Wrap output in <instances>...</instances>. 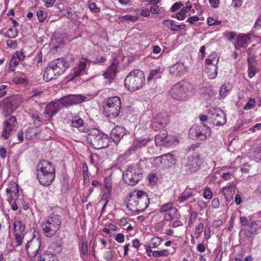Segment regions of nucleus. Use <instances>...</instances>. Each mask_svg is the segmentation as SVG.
<instances>
[{
  "label": "nucleus",
  "mask_w": 261,
  "mask_h": 261,
  "mask_svg": "<svg viewBox=\"0 0 261 261\" xmlns=\"http://www.w3.org/2000/svg\"><path fill=\"white\" fill-rule=\"evenodd\" d=\"M36 176L41 185L44 187L50 186L56 177L55 166L46 160L40 161L37 166Z\"/></svg>",
  "instance_id": "obj_1"
},
{
  "label": "nucleus",
  "mask_w": 261,
  "mask_h": 261,
  "mask_svg": "<svg viewBox=\"0 0 261 261\" xmlns=\"http://www.w3.org/2000/svg\"><path fill=\"white\" fill-rule=\"evenodd\" d=\"M149 203V198L146 192L135 190L129 193L126 206L133 212H142L148 206Z\"/></svg>",
  "instance_id": "obj_2"
},
{
  "label": "nucleus",
  "mask_w": 261,
  "mask_h": 261,
  "mask_svg": "<svg viewBox=\"0 0 261 261\" xmlns=\"http://www.w3.org/2000/svg\"><path fill=\"white\" fill-rule=\"evenodd\" d=\"M87 141L94 149H100L108 147L110 138L108 135L98 129L91 128L88 132Z\"/></svg>",
  "instance_id": "obj_3"
},
{
  "label": "nucleus",
  "mask_w": 261,
  "mask_h": 261,
  "mask_svg": "<svg viewBox=\"0 0 261 261\" xmlns=\"http://www.w3.org/2000/svg\"><path fill=\"white\" fill-rule=\"evenodd\" d=\"M145 83L144 73L139 69L131 71L124 80L125 86L129 91H135L142 88Z\"/></svg>",
  "instance_id": "obj_4"
},
{
  "label": "nucleus",
  "mask_w": 261,
  "mask_h": 261,
  "mask_svg": "<svg viewBox=\"0 0 261 261\" xmlns=\"http://www.w3.org/2000/svg\"><path fill=\"white\" fill-rule=\"evenodd\" d=\"M193 87L186 81H181L174 85L170 91L171 97L177 100L186 99L192 94Z\"/></svg>",
  "instance_id": "obj_5"
},
{
  "label": "nucleus",
  "mask_w": 261,
  "mask_h": 261,
  "mask_svg": "<svg viewBox=\"0 0 261 261\" xmlns=\"http://www.w3.org/2000/svg\"><path fill=\"white\" fill-rule=\"evenodd\" d=\"M121 108V99L118 96H113L107 98L103 106L105 115L111 119L118 117Z\"/></svg>",
  "instance_id": "obj_6"
},
{
  "label": "nucleus",
  "mask_w": 261,
  "mask_h": 261,
  "mask_svg": "<svg viewBox=\"0 0 261 261\" xmlns=\"http://www.w3.org/2000/svg\"><path fill=\"white\" fill-rule=\"evenodd\" d=\"M61 222V217L59 215L51 214L42 224L44 235L47 237H53L60 228Z\"/></svg>",
  "instance_id": "obj_7"
},
{
  "label": "nucleus",
  "mask_w": 261,
  "mask_h": 261,
  "mask_svg": "<svg viewBox=\"0 0 261 261\" xmlns=\"http://www.w3.org/2000/svg\"><path fill=\"white\" fill-rule=\"evenodd\" d=\"M211 128L204 124H194L189 129V136L197 141L205 140L211 135Z\"/></svg>",
  "instance_id": "obj_8"
},
{
  "label": "nucleus",
  "mask_w": 261,
  "mask_h": 261,
  "mask_svg": "<svg viewBox=\"0 0 261 261\" xmlns=\"http://www.w3.org/2000/svg\"><path fill=\"white\" fill-rule=\"evenodd\" d=\"M6 195L11 208L14 211H17L20 205L18 185L15 182H10L6 189Z\"/></svg>",
  "instance_id": "obj_9"
},
{
  "label": "nucleus",
  "mask_w": 261,
  "mask_h": 261,
  "mask_svg": "<svg viewBox=\"0 0 261 261\" xmlns=\"http://www.w3.org/2000/svg\"><path fill=\"white\" fill-rule=\"evenodd\" d=\"M141 175L136 166H130L123 173V179L128 185L134 186L139 181Z\"/></svg>",
  "instance_id": "obj_10"
},
{
  "label": "nucleus",
  "mask_w": 261,
  "mask_h": 261,
  "mask_svg": "<svg viewBox=\"0 0 261 261\" xmlns=\"http://www.w3.org/2000/svg\"><path fill=\"white\" fill-rule=\"evenodd\" d=\"M3 129L1 136L5 140L8 139L13 131H16L18 125L17 119L15 116H11L6 120L3 124Z\"/></svg>",
  "instance_id": "obj_11"
},
{
  "label": "nucleus",
  "mask_w": 261,
  "mask_h": 261,
  "mask_svg": "<svg viewBox=\"0 0 261 261\" xmlns=\"http://www.w3.org/2000/svg\"><path fill=\"white\" fill-rule=\"evenodd\" d=\"M64 106L61 98L55 101H51L48 104L45 109L44 114L46 118L51 119L58 111Z\"/></svg>",
  "instance_id": "obj_12"
},
{
  "label": "nucleus",
  "mask_w": 261,
  "mask_h": 261,
  "mask_svg": "<svg viewBox=\"0 0 261 261\" xmlns=\"http://www.w3.org/2000/svg\"><path fill=\"white\" fill-rule=\"evenodd\" d=\"M41 241L38 238H33L28 241L25 246V250L28 256L34 257L36 256L40 251Z\"/></svg>",
  "instance_id": "obj_13"
},
{
  "label": "nucleus",
  "mask_w": 261,
  "mask_h": 261,
  "mask_svg": "<svg viewBox=\"0 0 261 261\" xmlns=\"http://www.w3.org/2000/svg\"><path fill=\"white\" fill-rule=\"evenodd\" d=\"M211 112L212 114L210 118L215 125H223L226 123V116L222 110L220 109H213L211 110Z\"/></svg>",
  "instance_id": "obj_14"
},
{
  "label": "nucleus",
  "mask_w": 261,
  "mask_h": 261,
  "mask_svg": "<svg viewBox=\"0 0 261 261\" xmlns=\"http://www.w3.org/2000/svg\"><path fill=\"white\" fill-rule=\"evenodd\" d=\"M50 66L59 76L69 67V63L64 58H58L50 63Z\"/></svg>",
  "instance_id": "obj_15"
},
{
  "label": "nucleus",
  "mask_w": 261,
  "mask_h": 261,
  "mask_svg": "<svg viewBox=\"0 0 261 261\" xmlns=\"http://www.w3.org/2000/svg\"><path fill=\"white\" fill-rule=\"evenodd\" d=\"M157 165H162L163 166L170 167L176 163V159L171 153H168L157 156L154 159Z\"/></svg>",
  "instance_id": "obj_16"
},
{
  "label": "nucleus",
  "mask_w": 261,
  "mask_h": 261,
  "mask_svg": "<svg viewBox=\"0 0 261 261\" xmlns=\"http://www.w3.org/2000/svg\"><path fill=\"white\" fill-rule=\"evenodd\" d=\"M85 99L86 97L81 94L68 95L61 98L64 107L80 103Z\"/></svg>",
  "instance_id": "obj_17"
},
{
  "label": "nucleus",
  "mask_w": 261,
  "mask_h": 261,
  "mask_svg": "<svg viewBox=\"0 0 261 261\" xmlns=\"http://www.w3.org/2000/svg\"><path fill=\"white\" fill-rule=\"evenodd\" d=\"M202 163V161L200 154H196L195 155L189 156L187 166L189 167V169L190 170L191 172H194L199 168Z\"/></svg>",
  "instance_id": "obj_18"
},
{
  "label": "nucleus",
  "mask_w": 261,
  "mask_h": 261,
  "mask_svg": "<svg viewBox=\"0 0 261 261\" xmlns=\"http://www.w3.org/2000/svg\"><path fill=\"white\" fill-rule=\"evenodd\" d=\"M126 134V129L121 126H116L111 132V137L115 143H118L124 135Z\"/></svg>",
  "instance_id": "obj_19"
},
{
  "label": "nucleus",
  "mask_w": 261,
  "mask_h": 261,
  "mask_svg": "<svg viewBox=\"0 0 261 261\" xmlns=\"http://www.w3.org/2000/svg\"><path fill=\"white\" fill-rule=\"evenodd\" d=\"M71 125L72 127L82 133H87L90 130L87 126L84 124L83 119L79 116L73 117L71 120Z\"/></svg>",
  "instance_id": "obj_20"
},
{
  "label": "nucleus",
  "mask_w": 261,
  "mask_h": 261,
  "mask_svg": "<svg viewBox=\"0 0 261 261\" xmlns=\"http://www.w3.org/2000/svg\"><path fill=\"white\" fill-rule=\"evenodd\" d=\"M187 67L182 63H177L170 67V72L175 76L180 75L186 73Z\"/></svg>",
  "instance_id": "obj_21"
},
{
  "label": "nucleus",
  "mask_w": 261,
  "mask_h": 261,
  "mask_svg": "<svg viewBox=\"0 0 261 261\" xmlns=\"http://www.w3.org/2000/svg\"><path fill=\"white\" fill-rule=\"evenodd\" d=\"M88 63V60L86 59H83L82 61H81L77 66L73 69L72 73L73 77H75L81 74L84 73L87 68Z\"/></svg>",
  "instance_id": "obj_22"
},
{
  "label": "nucleus",
  "mask_w": 261,
  "mask_h": 261,
  "mask_svg": "<svg viewBox=\"0 0 261 261\" xmlns=\"http://www.w3.org/2000/svg\"><path fill=\"white\" fill-rule=\"evenodd\" d=\"M260 228V221H252L248 224V227L245 230V233L247 236H250L256 233Z\"/></svg>",
  "instance_id": "obj_23"
},
{
  "label": "nucleus",
  "mask_w": 261,
  "mask_h": 261,
  "mask_svg": "<svg viewBox=\"0 0 261 261\" xmlns=\"http://www.w3.org/2000/svg\"><path fill=\"white\" fill-rule=\"evenodd\" d=\"M235 186L233 183L228 184L221 189V191L227 201L232 198L235 193Z\"/></svg>",
  "instance_id": "obj_24"
},
{
  "label": "nucleus",
  "mask_w": 261,
  "mask_h": 261,
  "mask_svg": "<svg viewBox=\"0 0 261 261\" xmlns=\"http://www.w3.org/2000/svg\"><path fill=\"white\" fill-rule=\"evenodd\" d=\"M150 141V139L148 137L142 139H135L130 147V150L132 151L139 150L145 147Z\"/></svg>",
  "instance_id": "obj_25"
},
{
  "label": "nucleus",
  "mask_w": 261,
  "mask_h": 261,
  "mask_svg": "<svg viewBox=\"0 0 261 261\" xmlns=\"http://www.w3.org/2000/svg\"><path fill=\"white\" fill-rule=\"evenodd\" d=\"M59 75L55 72V70L50 66V64L46 67L43 74V78L45 82L50 81L57 79Z\"/></svg>",
  "instance_id": "obj_26"
},
{
  "label": "nucleus",
  "mask_w": 261,
  "mask_h": 261,
  "mask_svg": "<svg viewBox=\"0 0 261 261\" xmlns=\"http://www.w3.org/2000/svg\"><path fill=\"white\" fill-rule=\"evenodd\" d=\"M219 60V57L216 52H213L208 55V57L205 60V67L211 66H217Z\"/></svg>",
  "instance_id": "obj_27"
},
{
  "label": "nucleus",
  "mask_w": 261,
  "mask_h": 261,
  "mask_svg": "<svg viewBox=\"0 0 261 261\" xmlns=\"http://www.w3.org/2000/svg\"><path fill=\"white\" fill-rule=\"evenodd\" d=\"M250 40V34H243L238 37V41L235 44L236 48H240L244 47Z\"/></svg>",
  "instance_id": "obj_28"
},
{
  "label": "nucleus",
  "mask_w": 261,
  "mask_h": 261,
  "mask_svg": "<svg viewBox=\"0 0 261 261\" xmlns=\"http://www.w3.org/2000/svg\"><path fill=\"white\" fill-rule=\"evenodd\" d=\"M247 53L250 56V58H255L258 56H261V43L252 45L247 49Z\"/></svg>",
  "instance_id": "obj_29"
},
{
  "label": "nucleus",
  "mask_w": 261,
  "mask_h": 261,
  "mask_svg": "<svg viewBox=\"0 0 261 261\" xmlns=\"http://www.w3.org/2000/svg\"><path fill=\"white\" fill-rule=\"evenodd\" d=\"M117 65L112 63L109 67L107 71L103 74L105 78L113 79L115 77L117 73Z\"/></svg>",
  "instance_id": "obj_30"
},
{
  "label": "nucleus",
  "mask_w": 261,
  "mask_h": 261,
  "mask_svg": "<svg viewBox=\"0 0 261 261\" xmlns=\"http://www.w3.org/2000/svg\"><path fill=\"white\" fill-rule=\"evenodd\" d=\"M247 64H248V76L249 78H252L256 73L259 71V70L257 68V67L253 64V63L251 61L250 58H248L247 59Z\"/></svg>",
  "instance_id": "obj_31"
},
{
  "label": "nucleus",
  "mask_w": 261,
  "mask_h": 261,
  "mask_svg": "<svg viewBox=\"0 0 261 261\" xmlns=\"http://www.w3.org/2000/svg\"><path fill=\"white\" fill-rule=\"evenodd\" d=\"M112 192L108 190H103V193L101 197L99 203L102 204V211L105 209L111 195Z\"/></svg>",
  "instance_id": "obj_32"
},
{
  "label": "nucleus",
  "mask_w": 261,
  "mask_h": 261,
  "mask_svg": "<svg viewBox=\"0 0 261 261\" xmlns=\"http://www.w3.org/2000/svg\"><path fill=\"white\" fill-rule=\"evenodd\" d=\"M163 241L162 239L159 237H154L150 241V246H147L146 247V251L148 253L149 256V252H151L152 250L150 249V247L152 248H156L159 246Z\"/></svg>",
  "instance_id": "obj_33"
},
{
  "label": "nucleus",
  "mask_w": 261,
  "mask_h": 261,
  "mask_svg": "<svg viewBox=\"0 0 261 261\" xmlns=\"http://www.w3.org/2000/svg\"><path fill=\"white\" fill-rule=\"evenodd\" d=\"M177 211V209L174 207V208L164 212V220L168 221L172 220L174 218H176Z\"/></svg>",
  "instance_id": "obj_34"
},
{
  "label": "nucleus",
  "mask_w": 261,
  "mask_h": 261,
  "mask_svg": "<svg viewBox=\"0 0 261 261\" xmlns=\"http://www.w3.org/2000/svg\"><path fill=\"white\" fill-rule=\"evenodd\" d=\"M40 261H59V259L55 254L45 252L40 255Z\"/></svg>",
  "instance_id": "obj_35"
},
{
  "label": "nucleus",
  "mask_w": 261,
  "mask_h": 261,
  "mask_svg": "<svg viewBox=\"0 0 261 261\" xmlns=\"http://www.w3.org/2000/svg\"><path fill=\"white\" fill-rule=\"evenodd\" d=\"M161 73L162 71H161L159 68L151 70L150 71L149 75L147 77V82L149 83L152 81V80H155L158 78H161Z\"/></svg>",
  "instance_id": "obj_36"
},
{
  "label": "nucleus",
  "mask_w": 261,
  "mask_h": 261,
  "mask_svg": "<svg viewBox=\"0 0 261 261\" xmlns=\"http://www.w3.org/2000/svg\"><path fill=\"white\" fill-rule=\"evenodd\" d=\"M167 135V133H164L161 134L156 135L155 136L154 140L156 145L164 146V144H167L166 142V140L168 139Z\"/></svg>",
  "instance_id": "obj_37"
},
{
  "label": "nucleus",
  "mask_w": 261,
  "mask_h": 261,
  "mask_svg": "<svg viewBox=\"0 0 261 261\" xmlns=\"http://www.w3.org/2000/svg\"><path fill=\"white\" fill-rule=\"evenodd\" d=\"M205 70L207 74L208 77L211 79H215L217 75V66H211L210 67H205Z\"/></svg>",
  "instance_id": "obj_38"
},
{
  "label": "nucleus",
  "mask_w": 261,
  "mask_h": 261,
  "mask_svg": "<svg viewBox=\"0 0 261 261\" xmlns=\"http://www.w3.org/2000/svg\"><path fill=\"white\" fill-rule=\"evenodd\" d=\"M80 252L81 256H87L89 252V246L86 240H83L80 246Z\"/></svg>",
  "instance_id": "obj_39"
},
{
  "label": "nucleus",
  "mask_w": 261,
  "mask_h": 261,
  "mask_svg": "<svg viewBox=\"0 0 261 261\" xmlns=\"http://www.w3.org/2000/svg\"><path fill=\"white\" fill-rule=\"evenodd\" d=\"M14 230L15 231H18L20 233H23L25 230V226L24 223H22L19 220H16L13 223Z\"/></svg>",
  "instance_id": "obj_40"
},
{
  "label": "nucleus",
  "mask_w": 261,
  "mask_h": 261,
  "mask_svg": "<svg viewBox=\"0 0 261 261\" xmlns=\"http://www.w3.org/2000/svg\"><path fill=\"white\" fill-rule=\"evenodd\" d=\"M160 2V0H151L150 4L152 5L149 10L150 13L153 14H158L160 12V8L158 4Z\"/></svg>",
  "instance_id": "obj_41"
},
{
  "label": "nucleus",
  "mask_w": 261,
  "mask_h": 261,
  "mask_svg": "<svg viewBox=\"0 0 261 261\" xmlns=\"http://www.w3.org/2000/svg\"><path fill=\"white\" fill-rule=\"evenodd\" d=\"M19 61H20L13 55L9 62V70L14 72L15 70V68L18 66Z\"/></svg>",
  "instance_id": "obj_42"
},
{
  "label": "nucleus",
  "mask_w": 261,
  "mask_h": 261,
  "mask_svg": "<svg viewBox=\"0 0 261 261\" xmlns=\"http://www.w3.org/2000/svg\"><path fill=\"white\" fill-rule=\"evenodd\" d=\"M33 123L36 127H40L43 123L42 119L39 117L38 113H33L31 115Z\"/></svg>",
  "instance_id": "obj_43"
},
{
  "label": "nucleus",
  "mask_w": 261,
  "mask_h": 261,
  "mask_svg": "<svg viewBox=\"0 0 261 261\" xmlns=\"http://www.w3.org/2000/svg\"><path fill=\"white\" fill-rule=\"evenodd\" d=\"M37 135V132L33 127H28L25 130V138L27 140L33 139Z\"/></svg>",
  "instance_id": "obj_44"
},
{
  "label": "nucleus",
  "mask_w": 261,
  "mask_h": 261,
  "mask_svg": "<svg viewBox=\"0 0 261 261\" xmlns=\"http://www.w3.org/2000/svg\"><path fill=\"white\" fill-rule=\"evenodd\" d=\"M18 30L13 27L10 28L6 33V36L10 38H15L18 35Z\"/></svg>",
  "instance_id": "obj_45"
},
{
  "label": "nucleus",
  "mask_w": 261,
  "mask_h": 261,
  "mask_svg": "<svg viewBox=\"0 0 261 261\" xmlns=\"http://www.w3.org/2000/svg\"><path fill=\"white\" fill-rule=\"evenodd\" d=\"M169 253V251L166 249H164L160 251L155 250L152 252V256L155 257L167 256L168 255Z\"/></svg>",
  "instance_id": "obj_46"
},
{
  "label": "nucleus",
  "mask_w": 261,
  "mask_h": 261,
  "mask_svg": "<svg viewBox=\"0 0 261 261\" xmlns=\"http://www.w3.org/2000/svg\"><path fill=\"white\" fill-rule=\"evenodd\" d=\"M203 196L204 199L210 200L213 197V192L210 187H205L203 190Z\"/></svg>",
  "instance_id": "obj_47"
},
{
  "label": "nucleus",
  "mask_w": 261,
  "mask_h": 261,
  "mask_svg": "<svg viewBox=\"0 0 261 261\" xmlns=\"http://www.w3.org/2000/svg\"><path fill=\"white\" fill-rule=\"evenodd\" d=\"M193 195V193L191 191H187L182 194V195L179 198L178 200L180 203H183L187 200L189 198L191 197Z\"/></svg>",
  "instance_id": "obj_48"
},
{
  "label": "nucleus",
  "mask_w": 261,
  "mask_h": 261,
  "mask_svg": "<svg viewBox=\"0 0 261 261\" xmlns=\"http://www.w3.org/2000/svg\"><path fill=\"white\" fill-rule=\"evenodd\" d=\"M174 207L173 202H167L161 206L160 211L161 213H164Z\"/></svg>",
  "instance_id": "obj_49"
},
{
  "label": "nucleus",
  "mask_w": 261,
  "mask_h": 261,
  "mask_svg": "<svg viewBox=\"0 0 261 261\" xmlns=\"http://www.w3.org/2000/svg\"><path fill=\"white\" fill-rule=\"evenodd\" d=\"M104 188L103 190H109L112 192V181L110 177H106L104 178Z\"/></svg>",
  "instance_id": "obj_50"
},
{
  "label": "nucleus",
  "mask_w": 261,
  "mask_h": 261,
  "mask_svg": "<svg viewBox=\"0 0 261 261\" xmlns=\"http://www.w3.org/2000/svg\"><path fill=\"white\" fill-rule=\"evenodd\" d=\"M255 105V99L254 98H250L243 109L245 110H251L254 108Z\"/></svg>",
  "instance_id": "obj_51"
},
{
  "label": "nucleus",
  "mask_w": 261,
  "mask_h": 261,
  "mask_svg": "<svg viewBox=\"0 0 261 261\" xmlns=\"http://www.w3.org/2000/svg\"><path fill=\"white\" fill-rule=\"evenodd\" d=\"M24 238V234L23 233H17L16 232L15 234V243L16 246H18L21 244Z\"/></svg>",
  "instance_id": "obj_52"
},
{
  "label": "nucleus",
  "mask_w": 261,
  "mask_h": 261,
  "mask_svg": "<svg viewBox=\"0 0 261 261\" xmlns=\"http://www.w3.org/2000/svg\"><path fill=\"white\" fill-rule=\"evenodd\" d=\"M46 15L47 14L45 11L39 10L37 12V16L39 22H43L46 17Z\"/></svg>",
  "instance_id": "obj_53"
},
{
  "label": "nucleus",
  "mask_w": 261,
  "mask_h": 261,
  "mask_svg": "<svg viewBox=\"0 0 261 261\" xmlns=\"http://www.w3.org/2000/svg\"><path fill=\"white\" fill-rule=\"evenodd\" d=\"M12 82L16 84H22L27 82V79L20 76H16L13 78Z\"/></svg>",
  "instance_id": "obj_54"
},
{
  "label": "nucleus",
  "mask_w": 261,
  "mask_h": 261,
  "mask_svg": "<svg viewBox=\"0 0 261 261\" xmlns=\"http://www.w3.org/2000/svg\"><path fill=\"white\" fill-rule=\"evenodd\" d=\"M203 231V224L202 223H199L196 226L195 231L194 234L196 235V238H198Z\"/></svg>",
  "instance_id": "obj_55"
},
{
  "label": "nucleus",
  "mask_w": 261,
  "mask_h": 261,
  "mask_svg": "<svg viewBox=\"0 0 261 261\" xmlns=\"http://www.w3.org/2000/svg\"><path fill=\"white\" fill-rule=\"evenodd\" d=\"M236 35V33L233 32L226 31L223 33V36L229 41H231L234 39Z\"/></svg>",
  "instance_id": "obj_56"
},
{
  "label": "nucleus",
  "mask_w": 261,
  "mask_h": 261,
  "mask_svg": "<svg viewBox=\"0 0 261 261\" xmlns=\"http://www.w3.org/2000/svg\"><path fill=\"white\" fill-rule=\"evenodd\" d=\"M122 19L126 21H130L135 22L137 20L138 17L137 16H133L129 14H127L121 17Z\"/></svg>",
  "instance_id": "obj_57"
},
{
  "label": "nucleus",
  "mask_w": 261,
  "mask_h": 261,
  "mask_svg": "<svg viewBox=\"0 0 261 261\" xmlns=\"http://www.w3.org/2000/svg\"><path fill=\"white\" fill-rule=\"evenodd\" d=\"M207 24L210 26L220 25L221 24V21L216 20L212 17H208L207 19Z\"/></svg>",
  "instance_id": "obj_58"
},
{
  "label": "nucleus",
  "mask_w": 261,
  "mask_h": 261,
  "mask_svg": "<svg viewBox=\"0 0 261 261\" xmlns=\"http://www.w3.org/2000/svg\"><path fill=\"white\" fill-rule=\"evenodd\" d=\"M89 7L93 13H99L100 11V8L97 6L95 3L89 4Z\"/></svg>",
  "instance_id": "obj_59"
},
{
  "label": "nucleus",
  "mask_w": 261,
  "mask_h": 261,
  "mask_svg": "<svg viewBox=\"0 0 261 261\" xmlns=\"http://www.w3.org/2000/svg\"><path fill=\"white\" fill-rule=\"evenodd\" d=\"M228 92L227 86L226 85H223L221 86L220 90V95L223 97H225Z\"/></svg>",
  "instance_id": "obj_60"
},
{
  "label": "nucleus",
  "mask_w": 261,
  "mask_h": 261,
  "mask_svg": "<svg viewBox=\"0 0 261 261\" xmlns=\"http://www.w3.org/2000/svg\"><path fill=\"white\" fill-rule=\"evenodd\" d=\"M186 28V25L184 23H182L180 24H175L174 23V25L171 28V30L173 31H178L179 30H184Z\"/></svg>",
  "instance_id": "obj_61"
},
{
  "label": "nucleus",
  "mask_w": 261,
  "mask_h": 261,
  "mask_svg": "<svg viewBox=\"0 0 261 261\" xmlns=\"http://www.w3.org/2000/svg\"><path fill=\"white\" fill-rule=\"evenodd\" d=\"M174 22L173 20L165 19L163 20L162 23L164 25L171 30V28L174 25Z\"/></svg>",
  "instance_id": "obj_62"
},
{
  "label": "nucleus",
  "mask_w": 261,
  "mask_h": 261,
  "mask_svg": "<svg viewBox=\"0 0 261 261\" xmlns=\"http://www.w3.org/2000/svg\"><path fill=\"white\" fill-rule=\"evenodd\" d=\"M211 206L214 209H217L220 207V201L218 198H214L211 203Z\"/></svg>",
  "instance_id": "obj_63"
},
{
  "label": "nucleus",
  "mask_w": 261,
  "mask_h": 261,
  "mask_svg": "<svg viewBox=\"0 0 261 261\" xmlns=\"http://www.w3.org/2000/svg\"><path fill=\"white\" fill-rule=\"evenodd\" d=\"M198 216L197 212L195 211H191L190 212V217L189 219V224H193L196 220Z\"/></svg>",
  "instance_id": "obj_64"
}]
</instances>
